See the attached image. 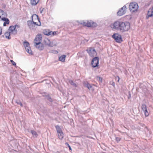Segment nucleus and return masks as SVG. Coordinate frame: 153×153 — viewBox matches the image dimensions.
Masks as SVG:
<instances>
[{
  "label": "nucleus",
  "instance_id": "nucleus-8",
  "mask_svg": "<svg viewBox=\"0 0 153 153\" xmlns=\"http://www.w3.org/2000/svg\"><path fill=\"white\" fill-rule=\"evenodd\" d=\"M32 21L36 24L37 26H40L41 25V23L39 20L38 16L36 14H33L32 16Z\"/></svg>",
  "mask_w": 153,
  "mask_h": 153
},
{
  "label": "nucleus",
  "instance_id": "nucleus-18",
  "mask_svg": "<svg viewBox=\"0 0 153 153\" xmlns=\"http://www.w3.org/2000/svg\"><path fill=\"white\" fill-rule=\"evenodd\" d=\"M84 86L87 87L89 90H93L92 88V86L88 82H85L83 83Z\"/></svg>",
  "mask_w": 153,
  "mask_h": 153
},
{
  "label": "nucleus",
  "instance_id": "nucleus-25",
  "mask_svg": "<svg viewBox=\"0 0 153 153\" xmlns=\"http://www.w3.org/2000/svg\"><path fill=\"white\" fill-rule=\"evenodd\" d=\"M23 45L25 49L28 48V47H30L29 44V43L27 42H24Z\"/></svg>",
  "mask_w": 153,
  "mask_h": 153
},
{
  "label": "nucleus",
  "instance_id": "nucleus-15",
  "mask_svg": "<svg viewBox=\"0 0 153 153\" xmlns=\"http://www.w3.org/2000/svg\"><path fill=\"white\" fill-rule=\"evenodd\" d=\"M153 16V6L149 9L147 13V17L148 19L149 17H152Z\"/></svg>",
  "mask_w": 153,
  "mask_h": 153
},
{
  "label": "nucleus",
  "instance_id": "nucleus-17",
  "mask_svg": "<svg viewBox=\"0 0 153 153\" xmlns=\"http://www.w3.org/2000/svg\"><path fill=\"white\" fill-rule=\"evenodd\" d=\"M35 46L40 50H43L44 49V46L42 43H41L35 45Z\"/></svg>",
  "mask_w": 153,
  "mask_h": 153
},
{
  "label": "nucleus",
  "instance_id": "nucleus-37",
  "mask_svg": "<svg viewBox=\"0 0 153 153\" xmlns=\"http://www.w3.org/2000/svg\"><path fill=\"white\" fill-rule=\"evenodd\" d=\"M48 99L50 101H51L52 100V99L50 98H49Z\"/></svg>",
  "mask_w": 153,
  "mask_h": 153
},
{
  "label": "nucleus",
  "instance_id": "nucleus-36",
  "mask_svg": "<svg viewBox=\"0 0 153 153\" xmlns=\"http://www.w3.org/2000/svg\"><path fill=\"white\" fill-rule=\"evenodd\" d=\"M71 84L73 85H74V83L73 81H71Z\"/></svg>",
  "mask_w": 153,
  "mask_h": 153
},
{
  "label": "nucleus",
  "instance_id": "nucleus-6",
  "mask_svg": "<svg viewBox=\"0 0 153 153\" xmlns=\"http://www.w3.org/2000/svg\"><path fill=\"white\" fill-rule=\"evenodd\" d=\"M129 8L130 11L133 12L137 11L138 8V6L136 2H133L130 4Z\"/></svg>",
  "mask_w": 153,
  "mask_h": 153
},
{
  "label": "nucleus",
  "instance_id": "nucleus-13",
  "mask_svg": "<svg viewBox=\"0 0 153 153\" xmlns=\"http://www.w3.org/2000/svg\"><path fill=\"white\" fill-rule=\"evenodd\" d=\"M27 25L31 29H36V26H37L36 24L31 21H28L27 22Z\"/></svg>",
  "mask_w": 153,
  "mask_h": 153
},
{
  "label": "nucleus",
  "instance_id": "nucleus-34",
  "mask_svg": "<svg viewBox=\"0 0 153 153\" xmlns=\"http://www.w3.org/2000/svg\"><path fill=\"white\" fill-rule=\"evenodd\" d=\"M1 7L3 8H5L6 7V4H5L3 3L1 4Z\"/></svg>",
  "mask_w": 153,
  "mask_h": 153
},
{
  "label": "nucleus",
  "instance_id": "nucleus-40",
  "mask_svg": "<svg viewBox=\"0 0 153 153\" xmlns=\"http://www.w3.org/2000/svg\"><path fill=\"white\" fill-rule=\"evenodd\" d=\"M42 10L41 11V12H40L41 13H42Z\"/></svg>",
  "mask_w": 153,
  "mask_h": 153
},
{
  "label": "nucleus",
  "instance_id": "nucleus-33",
  "mask_svg": "<svg viewBox=\"0 0 153 153\" xmlns=\"http://www.w3.org/2000/svg\"><path fill=\"white\" fill-rule=\"evenodd\" d=\"M10 62H11L12 64L13 65H16V62H15L14 61H13L12 60H10Z\"/></svg>",
  "mask_w": 153,
  "mask_h": 153
},
{
  "label": "nucleus",
  "instance_id": "nucleus-5",
  "mask_svg": "<svg viewBox=\"0 0 153 153\" xmlns=\"http://www.w3.org/2000/svg\"><path fill=\"white\" fill-rule=\"evenodd\" d=\"M44 43L45 45L49 47H53L56 45L55 41L53 40L51 41L50 39L47 38L44 40Z\"/></svg>",
  "mask_w": 153,
  "mask_h": 153
},
{
  "label": "nucleus",
  "instance_id": "nucleus-11",
  "mask_svg": "<svg viewBox=\"0 0 153 153\" xmlns=\"http://www.w3.org/2000/svg\"><path fill=\"white\" fill-rule=\"evenodd\" d=\"M99 64V59L98 57H95L92 59L91 63L92 67L94 68L97 66Z\"/></svg>",
  "mask_w": 153,
  "mask_h": 153
},
{
  "label": "nucleus",
  "instance_id": "nucleus-20",
  "mask_svg": "<svg viewBox=\"0 0 153 153\" xmlns=\"http://www.w3.org/2000/svg\"><path fill=\"white\" fill-rule=\"evenodd\" d=\"M66 56L65 55H63L59 58V60L62 62H65Z\"/></svg>",
  "mask_w": 153,
  "mask_h": 153
},
{
  "label": "nucleus",
  "instance_id": "nucleus-9",
  "mask_svg": "<svg viewBox=\"0 0 153 153\" xmlns=\"http://www.w3.org/2000/svg\"><path fill=\"white\" fill-rule=\"evenodd\" d=\"M112 37L117 42H120L122 41L121 35L118 33L114 34L112 36Z\"/></svg>",
  "mask_w": 153,
  "mask_h": 153
},
{
  "label": "nucleus",
  "instance_id": "nucleus-19",
  "mask_svg": "<svg viewBox=\"0 0 153 153\" xmlns=\"http://www.w3.org/2000/svg\"><path fill=\"white\" fill-rule=\"evenodd\" d=\"M11 34H12L8 31V32H7L5 33L4 36L6 38L8 39H11L10 35Z\"/></svg>",
  "mask_w": 153,
  "mask_h": 153
},
{
  "label": "nucleus",
  "instance_id": "nucleus-14",
  "mask_svg": "<svg viewBox=\"0 0 153 153\" xmlns=\"http://www.w3.org/2000/svg\"><path fill=\"white\" fill-rule=\"evenodd\" d=\"M88 52L90 56L91 57L97 55L95 50L93 48H91Z\"/></svg>",
  "mask_w": 153,
  "mask_h": 153
},
{
  "label": "nucleus",
  "instance_id": "nucleus-3",
  "mask_svg": "<svg viewBox=\"0 0 153 153\" xmlns=\"http://www.w3.org/2000/svg\"><path fill=\"white\" fill-rule=\"evenodd\" d=\"M19 27V25H18L10 26L9 27L8 31L12 34L15 35L17 34Z\"/></svg>",
  "mask_w": 153,
  "mask_h": 153
},
{
  "label": "nucleus",
  "instance_id": "nucleus-38",
  "mask_svg": "<svg viewBox=\"0 0 153 153\" xmlns=\"http://www.w3.org/2000/svg\"><path fill=\"white\" fill-rule=\"evenodd\" d=\"M118 82H119V80H120V78H119V77H118Z\"/></svg>",
  "mask_w": 153,
  "mask_h": 153
},
{
  "label": "nucleus",
  "instance_id": "nucleus-4",
  "mask_svg": "<svg viewBox=\"0 0 153 153\" xmlns=\"http://www.w3.org/2000/svg\"><path fill=\"white\" fill-rule=\"evenodd\" d=\"M82 24L88 27H95L97 26V24L91 21L85 20L83 22Z\"/></svg>",
  "mask_w": 153,
  "mask_h": 153
},
{
  "label": "nucleus",
  "instance_id": "nucleus-26",
  "mask_svg": "<svg viewBox=\"0 0 153 153\" xmlns=\"http://www.w3.org/2000/svg\"><path fill=\"white\" fill-rule=\"evenodd\" d=\"M141 108L143 111H144V110L146 111V109H147L146 106L145 104H143L141 105Z\"/></svg>",
  "mask_w": 153,
  "mask_h": 153
},
{
  "label": "nucleus",
  "instance_id": "nucleus-32",
  "mask_svg": "<svg viewBox=\"0 0 153 153\" xmlns=\"http://www.w3.org/2000/svg\"><path fill=\"white\" fill-rule=\"evenodd\" d=\"M120 140H121V138H120V137H116V140L117 141V142L118 143V142H119V141H120Z\"/></svg>",
  "mask_w": 153,
  "mask_h": 153
},
{
  "label": "nucleus",
  "instance_id": "nucleus-21",
  "mask_svg": "<svg viewBox=\"0 0 153 153\" xmlns=\"http://www.w3.org/2000/svg\"><path fill=\"white\" fill-rule=\"evenodd\" d=\"M55 127L56 129L57 134L63 132L62 129L59 126H56Z\"/></svg>",
  "mask_w": 153,
  "mask_h": 153
},
{
  "label": "nucleus",
  "instance_id": "nucleus-24",
  "mask_svg": "<svg viewBox=\"0 0 153 153\" xmlns=\"http://www.w3.org/2000/svg\"><path fill=\"white\" fill-rule=\"evenodd\" d=\"M25 49L26 50V51L29 54H31V55L33 54L32 52V51L31 50V48L30 47H28V48H27Z\"/></svg>",
  "mask_w": 153,
  "mask_h": 153
},
{
  "label": "nucleus",
  "instance_id": "nucleus-1",
  "mask_svg": "<svg viewBox=\"0 0 153 153\" xmlns=\"http://www.w3.org/2000/svg\"><path fill=\"white\" fill-rule=\"evenodd\" d=\"M7 15L6 13L1 9H0V23L4 22L3 25L5 26L9 23V20L6 18Z\"/></svg>",
  "mask_w": 153,
  "mask_h": 153
},
{
  "label": "nucleus",
  "instance_id": "nucleus-12",
  "mask_svg": "<svg viewBox=\"0 0 153 153\" xmlns=\"http://www.w3.org/2000/svg\"><path fill=\"white\" fill-rule=\"evenodd\" d=\"M126 7L124 6L117 12V14L118 16H121L124 14L126 13Z\"/></svg>",
  "mask_w": 153,
  "mask_h": 153
},
{
  "label": "nucleus",
  "instance_id": "nucleus-23",
  "mask_svg": "<svg viewBox=\"0 0 153 153\" xmlns=\"http://www.w3.org/2000/svg\"><path fill=\"white\" fill-rule=\"evenodd\" d=\"M59 138L61 140H62L64 137V134L63 132L57 134Z\"/></svg>",
  "mask_w": 153,
  "mask_h": 153
},
{
  "label": "nucleus",
  "instance_id": "nucleus-2",
  "mask_svg": "<svg viewBox=\"0 0 153 153\" xmlns=\"http://www.w3.org/2000/svg\"><path fill=\"white\" fill-rule=\"evenodd\" d=\"M123 22L120 21H117L114 23L110 25V27L113 29L121 31Z\"/></svg>",
  "mask_w": 153,
  "mask_h": 153
},
{
  "label": "nucleus",
  "instance_id": "nucleus-16",
  "mask_svg": "<svg viewBox=\"0 0 153 153\" xmlns=\"http://www.w3.org/2000/svg\"><path fill=\"white\" fill-rule=\"evenodd\" d=\"M45 34L46 35L52 36L56 35V31L53 32L48 30V31L45 32Z\"/></svg>",
  "mask_w": 153,
  "mask_h": 153
},
{
  "label": "nucleus",
  "instance_id": "nucleus-27",
  "mask_svg": "<svg viewBox=\"0 0 153 153\" xmlns=\"http://www.w3.org/2000/svg\"><path fill=\"white\" fill-rule=\"evenodd\" d=\"M31 132L34 137H37V134L35 131L33 130H31Z\"/></svg>",
  "mask_w": 153,
  "mask_h": 153
},
{
  "label": "nucleus",
  "instance_id": "nucleus-31",
  "mask_svg": "<svg viewBox=\"0 0 153 153\" xmlns=\"http://www.w3.org/2000/svg\"><path fill=\"white\" fill-rule=\"evenodd\" d=\"M65 145L66 146H68L69 147L70 150L71 151V146H69V144L68 143H65Z\"/></svg>",
  "mask_w": 153,
  "mask_h": 153
},
{
  "label": "nucleus",
  "instance_id": "nucleus-7",
  "mask_svg": "<svg viewBox=\"0 0 153 153\" xmlns=\"http://www.w3.org/2000/svg\"><path fill=\"white\" fill-rule=\"evenodd\" d=\"M121 30L122 32H124L128 30L130 28V24L128 22H123Z\"/></svg>",
  "mask_w": 153,
  "mask_h": 153
},
{
  "label": "nucleus",
  "instance_id": "nucleus-22",
  "mask_svg": "<svg viewBox=\"0 0 153 153\" xmlns=\"http://www.w3.org/2000/svg\"><path fill=\"white\" fill-rule=\"evenodd\" d=\"M39 0H31V4L33 5H36L38 3Z\"/></svg>",
  "mask_w": 153,
  "mask_h": 153
},
{
  "label": "nucleus",
  "instance_id": "nucleus-35",
  "mask_svg": "<svg viewBox=\"0 0 153 153\" xmlns=\"http://www.w3.org/2000/svg\"><path fill=\"white\" fill-rule=\"evenodd\" d=\"M2 32V29L0 27V35L1 34Z\"/></svg>",
  "mask_w": 153,
  "mask_h": 153
},
{
  "label": "nucleus",
  "instance_id": "nucleus-10",
  "mask_svg": "<svg viewBox=\"0 0 153 153\" xmlns=\"http://www.w3.org/2000/svg\"><path fill=\"white\" fill-rule=\"evenodd\" d=\"M42 36L41 35H37L34 41V45L41 43L42 41Z\"/></svg>",
  "mask_w": 153,
  "mask_h": 153
},
{
  "label": "nucleus",
  "instance_id": "nucleus-30",
  "mask_svg": "<svg viewBox=\"0 0 153 153\" xmlns=\"http://www.w3.org/2000/svg\"><path fill=\"white\" fill-rule=\"evenodd\" d=\"M16 102L17 104L20 105L21 106H23L22 104L19 101L16 100Z\"/></svg>",
  "mask_w": 153,
  "mask_h": 153
},
{
  "label": "nucleus",
  "instance_id": "nucleus-39",
  "mask_svg": "<svg viewBox=\"0 0 153 153\" xmlns=\"http://www.w3.org/2000/svg\"><path fill=\"white\" fill-rule=\"evenodd\" d=\"M114 85V83H113V84L112 85Z\"/></svg>",
  "mask_w": 153,
  "mask_h": 153
},
{
  "label": "nucleus",
  "instance_id": "nucleus-28",
  "mask_svg": "<svg viewBox=\"0 0 153 153\" xmlns=\"http://www.w3.org/2000/svg\"><path fill=\"white\" fill-rule=\"evenodd\" d=\"M143 111V112L145 114V115L146 117H147L149 115V113L148 112V111H147V109H146V111L144 110Z\"/></svg>",
  "mask_w": 153,
  "mask_h": 153
},
{
  "label": "nucleus",
  "instance_id": "nucleus-29",
  "mask_svg": "<svg viewBox=\"0 0 153 153\" xmlns=\"http://www.w3.org/2000/svg\"><path fill=\"white\" fill-rule=\"evenodd\" d=\"M97 80L99 82H102V78L99 76H97Z\"/></svg>",
  "mask_w": 153,
  "mask_h": 153
}]
</instances>
